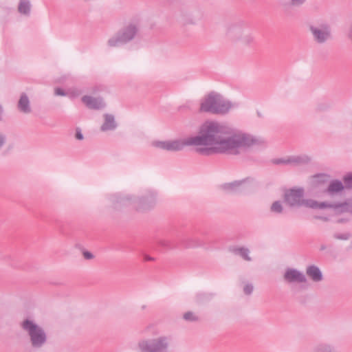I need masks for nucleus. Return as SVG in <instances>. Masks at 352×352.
Returning a JSON list of instances; mask_svg holds the SVG:
<instances>
[{
    "mask_svg": "<svg viewBox=\"0 0 352 352\" xmlns=\"http://www.w3.org/2000/svg\"><path fill=\"white\" fill-rule=\"evenodd\" d=\"M263 141L241 132H232L228 126L216 121L204 122L197 135L182 139L153 141L152 145L168 151H179L186 146H193L204 155L214 153L236 154L242 148L259 144Z\"/></svg>",
    "mask_w": 352,
    "mask_h": 352,
    "instance_id": "f257e3e1",
    "label": "nucleus"
},
{
    "mask_svg": "<svg viewBox=\"0 0 352 352\" xmlns=\"http://www.w3.org/2000/svg\"><path fill=\"white\" fill-rule=\"evenodd\" d=\"M285 201L291 207L305 206L313 209L334 208L338 212H352V203L331 204L326 201L318 202L314 199H303V190L291 189L285 193Z\"/></svg>",
    "mask_w": 352,
    "mask_h": 352,
    "instance_id": "f03ea898",
    "label": "nucleus"
},
{
    "mask_svg": "<svg viewBox=\"0 0 352 352\" xmlns=\"http://www.w3.org/2000/svg\"><path fill=\"white\" fill-rule=\"evenodd\" d=\"M232 107V103L221 94L211 92L201 100L200 111L213 114H226Z\"/></svg>",
    "mask_w": 352,
    "mask_h": 352,
    "instance_id": "7ed1b4c3",
    "label": "nucleus"
},
{
    "mask_svg": "<svg viewBox=\"0 0 352 352\" xmlns=\"http://www.w3.org/2000/svg\"><path fill=\"white\" fill-rule=\"evenodd\" d=\"M20 326L23 331L29 336L32 345L41 347L47 342V334L44 329L34 320L27 318L23 320Z\"/></svg>",
    "mask_w": 352,
    "mask_h": 352,
    "instance_id": "20e7f679",
    "label": "nucleus"
},
{
    "mask_svg": "<svg viewBox=\"0 0 352 352\" xmlns=\"http://www.w3.org/2000/svg\"><path fill=\"white\" fill-rule=\"evenodd\" d=\"M138 32V28L135 24H129L110 37L107 44L111 47H116L126 44L135 37Z\"/></svg>",
    "mask_w": 352,
    "mask_h": 352,
    "instance_id": "39448f33",
    "label": "nucleus"
},
{
    "mask_svg": "<svg viewBox=\"0 0 352 352\" xmlns=\"http://www.w3.org/2000/svg\"><path fill=\"white\" fill-rule=\"evenodd\" d=\"M170 340L166 336L142 340L138 342L139 349L143 351L160 352L169 349Z\"/></svg>",
    "mask_w": 352,
    "mask_h": 352,
    "instance_id": "423d86ee",
    "label": "nucleus"
},
{
    "mask_svg": "<svg viewBox=\"0 0 352 352\" xmlns=\"http://www.w3.org/2000/svg\"><path fill=\"white\" fill-rule=\"evenodd\" d=\"M314 41L318 44H324L331 38V30L327 23H317L309 28Z\"/></svg>",
    "mask_w": 352,
    "mask_h": 352,
    "instance_id": "0eeeda50",
    "label": "nucleus"
},
{
    "mask_svg": "<svg viewBox=\"0 0 352 352\" xmlns=\"http://www.w3.org/2000/svg\"><path fill=\"white\" fill-rule=\"evenodd\" d=\"M283 279L287 283H304L307 282L305 275L296 269L288 268L283 274Z\"/></svg>",
    "mask_w": 352,
    "mask_h": 352,
    "instance_id": "6e6552de",
    "label": "nucleus"
},
{
    "mask_svg": "<svg viewBox=\"0 0 352 352\" xmlns=\"http://www.w3.org/2000/svg\"><path fill=\"white\" fill-rule=\"evenodd\" d=\"M16 108L23 114H30L32 112V107L29 96L25 93H22L17 102Z\"/></svg>",
    "mask_w": 352,
    "mask_h": 352,
    "instance_id": "1a4fd4ad",
    "label": "nucleus"
},
{
    "mask_svg": "<svg viewBox=\"0 0 352 352\" xmlns=\"http://www.w3.org/2000/svg\"><path fill=\"white\" fill-rule=\"evenodd\" d=\"M82 100L89 109H100L104 107V103L100 98L85 96L82 97Z\"/></svg>",
    "mask_w": 352,
    "mask_h": 352,
    "instance_id": "9d476101",
    "label": "nucleus"
},
{
    "mask_svg": "<svg viewBox=\"0 0 352 352\" xmlns=\"http://www.w3.org/2000/svg\"><path fill=\"white\" fill-rule=\"evenodd\" d=\"M306 274L315 283L320 282L323 279L321 270L315 265L308 266L306 269Z\"/></svg>",
    "mask_w": 352,
    "mask_h": 352,
    "instance_id": "9b49d317",
    "label": "nucleus"
},
{
    "mask_svg": "<svg viewBox=\"0 0 352 352\" xmlns=\"http://www.w3.org/2000/svg\"><path fill=\"white\" fill-rule=\"evenodd\" d=\"M243 182L241 181H235L233 182L226 183L221 186V189L226 192L232 193L239 192L242 190Z\"/></svg>",
    "mask_w": 352,
    "mask_h": 352,
    "instance_id": "f8f14e48",
    "label": "nucleus"
},
{
    "mask_svg": "<svg viewBox=\"0 0 352 352\" xmlns=\"http://www.w3.org/2000/svg\"><path fill=\"white\" fill-rule=\"evenodd\" d=\"M104 122L101 126V131H107L109 130H113L116 128V123L113 116L110 114H104Z\"/></svg>",
    "mask_w": 352,
    "mask_h": 352,
    "instance_id": "ddd939ff",
    "label": "nucleus"
},
{
    "mask_svg": "<svg viewBox=\"0 0 352 352\" xmlns=\"http://www.w3.org/2000/svg\"><path fill=\"white\" fill-rule=\"evenodd\" d=\"M179 20L183 25H194L196 23L192 14L187 11H182L180 12Z\"/></svg>",
    "mask_w": 352,
    "mask_h": 352,
    "instance_id": "4468645a",
    "label": "nucleus"
},
{
    "mask_svg": "<svg viewBox=\"0 0 352 352\" xmlns=\"http://www.w3.org/2000/svg\"><path fill=\"white\" fill-rule=\"evenodd\" d=\"M238 39L243 44H250L254 41V36L252 33L241 30V34L238 36Z\"/></svg>",
    "mask_w": 352,
    "mask_h": 352,
    "instance_id": "2eb2a0df",
    "label": "nucleus"
},
{
    "mask_svg": "<svg viewBox=\"0 0 352 352\" xmlns=\"http://www.w3.org/2000/svg\"><path fill=\"white\" fill-rule=\"evenodd\" d=\"M344 188L342 183L338 180L331 182L327 191L329 193H336L341 191Z\"/></svg>",
    "mask_w": 352,
    "mask_h": 352,
    "instance_id": "dca6fc26",
    "label": "nucleus"
},
{
    "mask_svg": "<svg viewBox=\"0 0 352 352\" xmlns=\"http://www.w3.org/2000/svg\"><path fill=\"white\" fill-rule=\"evenodd\" d=\"M30 2L29 0H20L18 10L21 14H29L30 12Z\"/></svg>",
    "mask_w": 352,
    "mask_h": 352,
    "instance_id": "f3484780",
    "label": "nucleus"
},
{
    "mask_svg": "<svg viewBox=\"0 0 352 352\" xmlns=\"http://www.w3.org/2000/svg\"><path fill=\"white\" fill-rule=\"evenodd\" d=\"M234 252L239 254L243 259L245 261H251V258L249 256L250 250L245 248H239L235 249Z\"/></svg>",
    "mask_w": 352,
    "mask_h": 352,
    "instance_id": "a211bd4d",
    "label": "nucleus"
},
{
    "mask_svg": "<svg viewBox=\"0 0 352 352\" xmlns=\"http://www.w3.org/2000/svg\"><path fill=\"white\" fill-rule=\"evenodd\" d=\"M183 318L186 321L188 322H195L199 320V317L195 312L193 311H187L184 314Z\"/></svg>",
    "mask_w": 352,
    "mask_h": 352,
    "instance_id": "6ab92c4d",
    "label": "nucleus"
},
{
    "mask_svg": "<svg viewBox=\"0 0 352 352\" xmlns=\"http://www.w3.org/2000/svg\"><path fill=\"white\" fill-rule=\"evenodd\" d=\"M283 210V204L279 201H276L272 203L270 207V211L274 213H281Z\"/></svg>",
    "mask_w": 352,
    "mask_h": 352,
    "instance_id": "aec40b11",
    "label": "nucleus"
},
{
    "mask_svg": "<svg viewBox=\"0 0 352 352\" xmlns=\"http://www.w3.org/2000/svg\"><path fill=\"white\" fill-rule=\"evenodd\" d=\"M147 202H148V200L146 199H143L140 200V205L138 206V208L141 209V210H146V209H149V208H152L153 206V203L150 202V203L147 204Z\"/></svg>",
    "mask_w": 352,
    "mask_h": 352,
    "instance_id": "412c9836",
    "label": "nucleus"
},
{
    "mask_svg": "<svg viewBox=\"0 0 352 352\" xmlns=\"http://www.w3.org/2000/svg\"><path fill=\"white\" fill-rule=\"evenodd\" d=\"M344 187L346 188H352V174H348L344 177Z\"/></svg>",
    "mask_w": 352,
    "mask_h": 352,
    "instance_id": "4be33fe9",
    "label": "nucleus"
},
{
    "mask_svg": "<svg viewBox=\"0 0 352 352\" xmlns=\"http://www.w3.org/2000/svg\"><path fill=\"white\" fill-rule=\"evenodd\" d=\"M254 290V286L252 284L247 283L243 287V292L246 295H250Z\"/></svg>",
    "mask_w": 352,
    "mask_h": 352,
    "instance_id": "5701e85b",
    "label": "nucleus"
},
{
    "mask_svg": "<svg viewBox=\"0 0 352 352\" xmlns=\"http://www.w3.org/2000/svg\"><path fill=\"white\" fill-rule=\"evenodd\" d=\"M307 0H289V4L293 7H298L305 3Z\"/></svg>",
    "mask_w": 352,
    "mask_h": 352,
    "instance_id": "b1692460",
    "label": "nucleus"
},
{
    "mask_svg": "<svg viewBox=\"0 0 352 352\" xmlns=\"http://www.w3.org/2000/svg\"><path fill=\"white\" fill-rule=\"evenodd\" d=\"M6 141V135L0 133V148L4 145Z\"/></svg>",
    "mask_w": 352,
    "mask_h": 352,
    "instance_id": "393cba45",
    "label": "nucleus"
},
{
    "mask_svg": "<svg viewBox=\"0 0 352 352\" xmlns=\"http://www.w3.org/2000/svg\"><path fill=\"white\" fill-rule=\"evenodd\" d=\"M335 237L338 239L346 240L349 239L348 234H336Z\"/></svg>",
    "mask_w": 352,
    "mask_h": 352,
    "instance_id": "a878e982",
    "label": "nucleus"
},
{
    "mask_svg": "<svg viewBox=\"0 0 352 352\" xmlns=\"http://www.w3.org/2000/svg\"><path fill=\"white\" fill-rule=\"evenodd\" d=\"M55 94L56 96H65V93L60 88H56L55 89Z\"/></svg>",
    "mask_w": 352,
    "mask_h": 352,
    "instance_id": "bb28decb",
    "label": "nucleus"
},
{
    "mask_svg": "<svg viewBox=\"0 0 352 352\" xmlns=\"http://www.w3.org/2000/svg\"><path fill=\"white\" fill-rule=\"evenodd\" d=\"M83 255H84V257L87 259H91L93 258L92 254L89 252H85L83 253Z\"/></svg>",
    "mask_w": 352,
    "mask_h": 352,
    "instance_id": "cd10ccee",
    "label": "nucleus"
},
{
    "mask_svg": "<svg viewBox=\"0 0 352 352\" xmlns=\"http://www.w3.org/2000/svg\"><path fill=\"white\" fill-rule=\"evenodd\" d=\"M296 162V160H278L276 161V163H288V162Z\"/></svg>",
    "mask_w": 352,
    "mask_h": 352,
    "instance_id": "c85d7f7f",
    "label": "nucleus"
},
{
    "mask_svg": "<svg viewBox=\"0 0 352 352\" xmlns=\"http://www.w3.org/2000/svg\"><path fill=\"white\" fill-rule=\"evenodd\" d=\"M348 36L352 41V22L349 29Z\"/></svg>",
    "mask_w": 352,
    "mask_h": 352,
    "instance_id": "c756f323",
    "label": "nucleus"
},
{
    "mask_svg": "<svg viewBox=\"0 0 352 352\" xmlns=\"http://www.w3.org/2000/svg\"><path fill=\"white\" fill-rule=\"evenodd\" d=\"M76 138L78 140H82L83 139V135H82V134L80 132H77L76 134Z\"/></svg>",
    "mask_w": 352,
    "mask_h": 352,
    "instance_id": "7c9ffc66",
    "label": "nucleus"
},
{
    "mask_svg": "<svg viewBox=\"0 0 352 352\" xmlns=\"http://www.w3.org/2000/svg\"><path fill=\"white\" fill-rule=\"evenodd\" d=\"M3 109L2 106L0 104V120H3Z\"/></svg>",
    "mask_w": 352,
    "mask_h": 352,
    "instance_id": "2f4dec72",
    "label": "nucleus"
},
{
    "mask_svg": "<svg viewBox=\"0 0 352 352\" xmlns=\"http://www.w3.org/2000/svg\"><path fill=\"white\" fill-rule=\"evenodd\" d=\"M147 307L146 305H144L141 307L142 309H145Z\"/></svg>",
    "mask_w": 352,
    "mask_h": 352,
    "instance_id": "473e14b6",
    "label": "nucleus"
},
{
    "mask_svg": "<svg viewBox=\"0 0 352 352\" xmlns=\"http://www.w3.org/2000/svg\"><path fill=\"white\" fill-rule=\"evenodd\" d=\"M146 259H147V260H152V258H150V257H148Z\"/></svg>",
    "mask_w": 352,
    "mask_h": 352,
    "instance_id": "72a5a7b5",
    "label": "nucleus"
}]
</instances>
